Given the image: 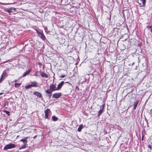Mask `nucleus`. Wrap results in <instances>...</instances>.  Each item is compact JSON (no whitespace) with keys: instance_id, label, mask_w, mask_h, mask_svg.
Here are the masks:
<instances>
[{"instance_id":"nucleus-4","label":"nucleus","mask_w":152,"mask_h":152,"mask_svg":"<svg viewBox=\"0 0 152 152\" xmlns=\"http://www.w3.org/2000/svg\"><path fill=\"white\" fill-rule=\"evenodd\" d=\"M15 145L13 144H9L6 145L4 148V150H7L15 148Z\"/></svg>"},{"instance_id":"nucleus-23","label":"nucleus","mask_w":152,"mask_h":152,"mask_svg":"<svg viewBox=\"0 0 152 152\" xmlns=\"http://www.w3.org/2000/svg\"><path fill=\"white\" fill-rule=\"evenodd\" d=\"M21 83H15V86L16 88H18L21 85Z\"/></svg>"},{"instance_id":"nucleus-3","label":"nucleus","mask_w":152,"mask_h":152,"mask_svg":"<svg viewBox=\"0 0 152 152\" xmlns=\"http://www.w3.org/2000/svg\"><path fill=\"white\" fill-rule=\"evenodd\" d=\"M56 84L55 83V84H51L50 86V88L49 89H48V90H49L50 91H51L52 92H53V91L58 90L57 89V87H56Z\"/></svg>"},{"instance_id":"nucleus-22","label":"nucleus","mask_w":152,"mask_h":152,"mask_svg":"<svg viewBox=\"0 0 152 152\" xmlns=\"http://www.w3.org/2000/svg\"><path fill=\"white\" fill-rule=\"evenodd\" d=\"M26 144H24V145L19 148V149L21 150L22 149L25 148H26Z\"/></svg>"},{"instance_id":"nucleus-34","label":"nucleus","mask_w":152,"mask_h":152,"mask_svg":"<svg viewBox=\"0 0 152 152\" xmlns=\"http://www.w3.org/2000/svg\"><path fill=\"white\" fill-rule=\"evenodd\" d=\"M151 31L152 32V29H151Z\"/></svg>"},{"instance_id":"nucleus-7","label":"nucleus","mask_w":152,"mask_h":152,"mask_svg":"<svg viewBox=\"0 0 152 152\" xmlns=\"http://www.w3.org/2000/svg\"><path fill=\"white\" fill-rule=\"evenodd\" d=\"M45 92L47 93L46 95L47 96H48L49 98V99H50L52 95V92L47 90L45 91Z\"/></svg>"},{"instance_id":"nucleus-27","label":"nucleus","mask_w":152,"mask_h":152,"mask_svg":"<svg viewBox=\"0 0 152 152\" xmlns=\"http://www.w3.org/2000/svg\"><path fill=\"white\" fill-rule=\"evenodd\" d=\"M38 64L39 65V67H41L42 66V64L40 62H39L38 63Z\"/></svg>"},{"instance_id":"nucleus-12","label":"nucleus","mask_w":152,"mask_h":152,"mask_svg":"<svg viewBox=\"0 0 152 152\" xmlns=\"http://www.w3.org/2000/svg\"><path fill=\"white\" fill-rule=\"evenodd\" d=\"M31 84L32 86V87H38V83L35 81H34L32 82H31Z\"/></svg>"},{"instance_id":"nucleus-35","label":"nucleus","mask_w":152,"mask_h":152,"mask_svg":"<svg viewBox=\"0 0 152 152\" xmlns=\"http://www.w3.org/2000/svg\"><path fill=\"white\" fill-rule=\"evenodd\" d=\"M140 4H141V3H139Z\"/></svg>"},{"instance_id":"nucleus-21","label":"nucleus","mask_w":152,"mask_h":152,"mask_svg":"<svg viewBox=\"0 0 152 152\" xmlns=\"http://www.w3.org/2000/svg\"><path fill=\"white\" fill-rule=\"evenodd\" d=\"M107 20H110L111 18V15L109 14V13H108L107 15Z\"/></svg>"},{"instance_id":"nucleus-2","label":"nucleus","mask_w":152,"mask_h":152,"mask_svg":"<svg viewBox=\"0 0 152 152\" xmlns=\"http://www.w3.org/2000/svg\"><path fill=\"white\" fill-rule=\"evenodd\" d=\"M16 9L15 8L11 7L10 9H5V11L9 13V15H11V13L15 14V12L16 11Z\"/></svg>"},{"instance_id":"nucleus-16","label":"nucleus","mask_w":152,"mask_h":152,"mask_svg":"<svg viewBox=\"0 0 152 152\" xmlns=\"http://www.w3.org/2000/svg\"><path fill=\"white\" fill-rule=\"evenodd\" d=\"M102 106H103V107H102V109L101 110H100L98 111V115H97L98 116H99L103 112V110L104 108V105H102Z\"/></svg>"},{"instance_id":"nucleus-36","label":"nucleus","mask_w":152,"mask_h":152,"mask_svg":"<svg viewBox=\"0 0 152 152\" xmlns=\"http://www.w3.org/2000/svg\"><path fill=\"white\" fill-rule=\"evenodd\" d=\"M66 83H69V82H66Z\"/></svg>"},{"instance_id":"nucleus-9","label":"nucleus","mask_w":152,"mask_h":152,"mask_svg":"<svg viewBox=\"0 0 152 152\" xmlns=\"http://www.w3.org/2000/svg\"><path fill=\"white\" fill-rule=\"evenodd\" d=\"M64 83V82L63 81H62L58 84V87H57V89L58 90H59L61 89Z\"/></svg>"},{"instance_id":"nucleus-8","label":"nucleus","mask_w":152,"mask_h":152,"mask_svg":"<svg viewBox=\"0 0 152 152\" xmlns=\"http://www.w3.org/2000/svg\"><path fill=\"white\" fill-rule=\"evenodd\" d=\"M33 94L38 97L39 98H41L42 97V95L41 93L38 91H35L33 93Z\"/></svg>"},{"instance_id":"nucleus-25","label":"nucleus","mask_w":152,"mask_h":152,"mask_svg":"<svg viewBox=\"0 0 152 152\" xmlns=\"http://www.w3.org/2000/svg\"><path fill=\"white\" fill-rule=\"evenodd\" d=\"M148 148H150V150H151L152 146L151 145H149L148 146Z\"/></svg>"},{"instance_id":"nucleus-29","label":"nucleus","mask_w":152,"mask_h":152,"mask_svg":"<svg viewBox=\"0 0 152 152\" xmlns=\"http://www.w3.org/2000/svg\"><path fill=\"white\" fill-rule=\"evenodd\" d=\"M148 27L150 28L151 29H152V26H148Z\"/></svg>"},{"instance_id":"nucleus-17","label":"nucleus","mask_w":152,"mask_h":152,"mask_svg":"<svg viewBox=\"0 0 152 152\" xmlns=\"http://www.w3.org/2000/svg\"><path fill=\"white\" fill-rule=\"evenodd\" d=\"M140 1L142 4L141 6H140V7H144L145 5L146 0H140Z\"/></svg>"},{"instance_id":"nucleus-31","label":"nucleus","mask_w":152,"mask_h":152,"mask_svg":"<svg viewBox=\"0 0 152 152\" xmlns=\"http://www.w3.org/2000/svg\"><path fill=\"white\" fill-rule=\"evenodd\" d=\"M143 139V135H142V140Z\"/></svg>"},{"instance_id":"nucleus-1","label":"nucleus","mask_w":152,"mask_h":152,"mask_svg":"<svg viewBox=\"0 0 152 152\" xmlns=\"http://www.w3.org/2000/svg\"><path fill=\"white\" fill-rule=\"evenodd\" d=\"M7 76L8 75L7 72L5 70H4L1 75V77L0 79V83L4 81Z\"/></svg>"},{"instance_id":"nucleus-30","label":"nucleus","mask_w":152,"mask_h":152,"mask_svg":"<svg viewBox=\"0 0 152 152\" xmlns=\"http://www.w3.org/2000/svg\"><path fill=\"white\" fill-rule=\"evenodd\" d=\"M18 81V80H14V82H17Z\"/></svg>"},{"instance_id":"nucleus-13","label":"nucleus","mask_w":152,"mask_h":152,"mask_svg":"<svg viewBox=\"0 0 152 152\" xmlns=\"http://www.w3.org/2000/svg\"><path fill=\"white\" fill-rule=\"evenodd\" d=\"M31 69H29L28 71H26L22 75V77H25L27 75H28L30 72H31Z\"/></svg>"},{"instance_id":"nucleus-14","label":"nucleus","mask_w":152,"mask_h":152,"mask_svg":"<svg viewBox=\"0 0 152 152\" xmlns=\"http://www.w3.org/2000/svg\"><path fill=\"white\" fill-rule=\"evenodd\" d=\"M39 36L43 40H45L46 38L43 33L40 32L39 34Z\"/></svg>"},{"instance_id":"nucleus-33","label":"nucleus","mask_w":152,"mask_h":152,"mask_svg":"<svg viewBox=\"0 0 152 152\" xmlns=\"http://www.w3.org/2000/svg\"><path fill=\"white\" fill-rule=\"evenodd\" d=\"M19 137V135H18V136H17V138H18V137Z\"/></svg>"},{"instance_id":"nucleus-11","label":"nucleus","mask_w":152,"mask_h":152,"mask_svg":"<svg viewBox=\"0 0 152 152\" xmlns=\"http://www.w3.org/2000/svg\"><path fill=\"white\" fill-rule=\"evenodd\" d=\"M40 74L41 76L43 77H45V78H47L48 77V75L46 74L45 73L41 72H40Z\"/></svg>"},{"instance_id":"nucleus-18","label":"nucleus","mask_w":152,"mask_h":152,"mask_svg":"<svg viewBox=\"0 0 152 152\" xmlns=\"http://www.w3.org/2000/svg\"><path fill=\"white\" fill-rule=\"evenodd\" d=\"M83 128V125L82 124H81V125H80L78 128V129H77V131L78 132H80L81 131V130Z\"/></svg>"},{"instance_id":"nucleus-20","label":"nucleus","mask_w":152,"mask_h":152,"mask_svg":"<svg viewBox=\"0 0 152 152\" xmlns=\"http://www.w3.org/2000/svg\"><path fill=\"white\" fill-rule=\"evenodd\" d=\"M32 86L31 85H27L25 86V88L26 89H29L32 87Z\"/></svg>"},{"instance_id":"nucleus-10","label":"nucleus","mask_w":152,"mask_h":152,"mask_svg":"<svg viewBox=\"0 0 152 152\" xmlns=\"http://www.w3.org/2000/svg\"><path fill=\"white\" fill-rule=\"evenodd\" d=\"M28 138V137H25L24 138H23L21 139L20 140V142H22L24 144H26L27 143V140Z\"/></svg>"},{"instance_id":"nucleus-26","label":"nucleus","mask_w":152,"mask_h":152,"mask_svg":"<svg viewBox=\"0 0 152 152\" xmlns=\"http://www.w3.org/2000/svg\"><path fill=\"white\" fill-rule=\"evenodd\" d=\"M75 88L78 91H79L80 90V89H79V88L77 86H76L75 87Z\"/></svg>"},{"instance_id":"nucleus-5","label":"nucleus","mask_w":152,"mask_h":152,"mask_svg":"<svg viewBox=\"0 0 152 152\" xmlns=\"http://www.w3.org/2000/svg\"><path fill=\"white\" fill-rule=\"evenodd\" d=\"M44 112H45V118H46L48 119H49V118H48L49 114L50 113H51V111L50 110V109H47L46 110H45Z\"/></svg>"},{"instance_id":"nucleus-24","label":"nucleus","mask_w":152,"mask_h":152,"mask_svg":"<svg viewBox=\"0 0 152 152\" xmlns=\"http://www.w3.org/2000/svg\"><path fill=\"white\" fill-rule=\"evenodd\" d=\"M3 112L4 113H5L7 115H10V112L7 111V110H4L3 111Z\"/></svg>"},{"instance_id":"nucleus-15","label":"nucleus","mask_w":152,"mask_h":152,"mask_svg":"<svg viewBox=\"0 0 152 152\" xmlns=\"http://www.w3.org/2000/svg\"><path fill=\"white\" fill-rule=\"evenodd\" d=\"M139 102V101H137L135 102L134 103V105L133 106V109L134 110H135L137 106V104Z\"/></svg>"},{"instance_id":"nucleus-6","label":"nucleus","mask_w":152,"mask_h":152,"mask_svg":"<svg viewBox=\"0 0 152 152\" xmlns=\"http://www.w3.org/2000/svg\"><path fill=\"white\" fill-rule=\"evenodd\" d=\"M62 95L61 93V92L55 93L53 94L52 98L54 99H58Z\"/></svg>"},{"instance_id":"nucleus-32","label":"nucleus","mask_w":152,"mask_h":152,"mask_svg":"<svg viewBox=\"0 0 152 152\" xmlns=\"http://www.w3.org/2000/svg\"><path fill=\"white\" fill-rule=\"evenodd\" d=\"M3 94V93H2V92L0 93V95H2V94Z\"/></svg>"},{"instance_id":"nucleus-28","label":"nucleus","mask_w":152,"mask_h":152,"mask_svg":"<svg viewBox=\"0 0 152 152\" xmlns=\"http://www.w3.org/2000/svg\"><path fill=\"white\" fill-rule=\"evenodd\" d=\"M66 75H63L60 76V77L62 78H63L64 77H65L66 76Z\"/></svg>"},{"instance_id":"nucleus-19","label":"nucleus","mask_w":152,"mask_h":152,"mask_svg":"<svg viewBox=\"0 0 152 152\" xmlns=\"http://www.w3.org/2000/svg\"><path fill=\"white\" fill-rule=\"evenodd\" d=\"M52 119L53 121H56L58 119V118L56 117L55 116H52Z\"/></svg>"}]
</instances>
